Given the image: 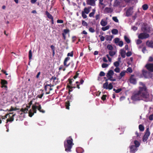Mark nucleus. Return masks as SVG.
I'll return each instance as SVG.
<instances>
[{"label": "nucleus", "mask_w": 153, "mask_h": 153, "mask_svg": "<svg viewBox=\"0 0 153 153\" xmlns=\"http://www.w3.org/2000/svg\"><path fill=\"white\" fill-rule=\"evenodd\" d=\"M152 95H149L145 88H140L137 91L134 93L131 97V99L134 101L141 100L147 102L152 100Z\"/></svg>", "instance_id": "1"}, {"label": "nucleus", "mask_w": 153, "mask_h": 153, "mask_svg": "<svg viewBox=\"0 0 153 153\" xmlns=\"http://www.w3.org/2000/svg\"><path fill=\"white\" fill-rule=\"evenodd\" d=\"M73 140V139L71 137H69L65 141L64 144L66 151L67 152L71 151V149L74 145Z\"/></svg>", "instance_id": "2"}, {"label": "nucleus", "mask_w": 153, "mask_h": 153, "mask_svg": "<svg viewBox=\"0 0 153 153\" xmlns=\"http://www.w3.org/2000/svg\"><path fill=\"white\" fill-rule=\"evenodd\" d=\"M37 108L40 112L43 113H45V111L42 110V107L40 105H39L38 107L35 105H33L32 106V110H30L29 112V115L30 117H32L34 113H36V108Z\"/></svg>", "instance_id": "3"}, {"label": "nucleus", "mask_w": 153, "mask_h": 153, "mask_svg": "<svg viewBox=\"0 0 153 153\" xmlns=\"http://www.w3.org/2000/svg\"><path fill=\"white\" fill-rule=\"evenodd\" d=\"M142 29L143 33H140L139 35L138 36V38L140 39H143L149 38V35L146 33L147 32L146 28L143 27Z\"/></svg>", "instance_id": "4"}, {"label": "nucleus", "mask_w": 153, "mask_h": 153, "mask_svg": "<svg viewBox=\"0 0 153 153\" xmlns=\"http://www.w3.org/2000/svg\"><path fill=\"white\" fill-rule=\"evenodd\" d=\"M114 72L113 70H109L106 74V76L108 79H107L106 81H107L108 80L113 81H116V79L112 78V76L114 75Z\"/></svg>", "instance_id": "5"}, {"label": "nucleus", "mask_w": 153, "mask_h": 153, "mask_svg": "<svg viewBox=\"0 0 153 153\" xmlns=\"http://www.w3.org/2000/svg\"><path fill=\"white\" fill-rule=\"evenodd\" d=\"M133 7H129L126 11V16H129L131 15L133 13Z\"/></svg>", "instance_id": "6"}, {"label": "nucleus", "mask_w": 153, "mask_h": 153, "mask_svg": "<svg viewBox=\"0 0 153 153\" xmlns=\"http://www.w3.org/2000/svg\"><path fill=\"white\" fill-rule=\"evenodd\" d=\"M142 74L146 78H148L150 76V73L146 70H143Z\"/></svg>", "instance_id": "7"}, {"label": "nucleus", "mask_w": 153, "mask_h": 153, "mask_svg": "<svg viewBox=\"0 0 153 153\" xmlns=\"http://www.w3.org/2000/svg\"><path fill=\"white\" fill-rule=\"evenodd\" d=\"M145 67L149 71L151 72H153V64H147L145 65Z\"/></svg>", "instance_id": "8"}, {"label": "nucleus", "mask_w": 153, "mask_h": 153, "mask_svg": "<svg viewBox=\"0 0 153 153\" xmlns=\"http://www.w3.org/2000/svg\"><path fill=\"white\" fill-rule=\"evenodd\" d=\"M146 45L148 47L153 48V41H147L146 43Z\"/></svg>", "instance_id": "9"}, {"label": "nucleus", "mask_w": 153, "mask_h": 153, "mask_svg": "<svg viewBox=\"0 0 153 153\" xmlns=\"http://www.w3.org/2000/svg\"><path fill=\"white\" fill-rule=\"evenodd\" d=\"M86 3L92 6H94L95 5V1L94 0H87Z\"/></svg>", "instance_id": "10"}, {"label": "nucleus", "mask_w": 153, "mask_h": 153, "mask_svg": "<svg viewBox=\"0 0 153 153\" xmlns=\"http://www.w3.org/2000/svg\"><path fill=\"white\" fill-rule=\"evenodd\" d=\"M130 152L132 153H134L137 150V147L134 145H132L130 147Z\"/></svg>", "instance_id": "11"}, {"label": "nucleus", "mask_w": 153, "mask_h": 153, "mask_svg": "<svg viewBox=\"0 0 153 153\" xmlns=\"http://www.w3.org/2000/svg\"><path fill=\"white\" fill-rule=\"evenodd\" d=\"M126 72V71H122L120 74V75L118 76V78L119 79H120L123 77L124 76Z\"/></svg>", "instance_id": "12"}, {"label": "nucleus", "mask_w": 153, "mask_h": 153, "mask_svg": "<svg viewBox=\"0 0 153 153\" xmlns=\"http://www.w3.org/2000/svg\"><path fill=\"white\" fill-rule=\"evenodd\" d=\"M130 81L131 83L133 84H135L136 83V79L134 77V75H132L130 79Z\"/></svg>", "instance_id": "13"}, {"label": "nucleus", "mask_w": 153, "mask_h": 153, "mask_svg": "<svg viewBox=\"0 0 153 153\" xmlns=\"http://www.w3.org/2000/svg\"><path fill=\"white\" fill-rule=\"evenodd\" d=\"M120 53L121 56L123 58H124L126 56V51L123 49H121L120 51Z\"/></svg>", "instance_id": "14"}, {"label": "nucleus", "mask_w": 153, "mask_h": 153, "mask_svg": "<svg viewBox=\"0 0 153 153\" xmlns=\"http://www.w3.org/2000/svg\"><path fill=\"white\" fill-rule=\"evenodd\" d=\"M105 11L108 13H111L113 11L111 7H106L105 9Z\"/></svg>", "instance_id": "15"}, {"label": "nucleus", "mask_w": 153, "mask_h": 153, "mask_svg": "<svg viewBox=\"0 0 153 153\" xmlns=\"http://www.w3.org/2000/svg\"><path fill=\"white\" fill-rule=\"evenodd\" d=\"M70 58L67 57L65 59V60L64 61V65L65 66H66V67H68L69 64L67 65V62L70 59Z\"/></svg>", "instance_id": "16"}, {"label": "nucleus", "mask_w": 153, "mask_h": 153, "mask_svg": "<svg viewBox=\"0 0 153 153\" xmlns=\"http://www.w3.org/2000/svg\"><path fill=\"white\" fill-rule=\"evenodd\" d=\"M107 23L106 21L102 19L100 22V24L103 26H105L107 25Z\"/></svg>", "instance_id": "17"}, {"label": "nucleus", "mask_w": 153, "mask_h": 153, "mask_svg": "<svg viewBox=\"0 0 153 153\" xmlns=\"http://www.w3.org/2000/svg\"><path fill=\"white\" fill-rule=\"evenodd\" d=\"M96 10L94 9L92 10V12L90 13L89 15L90 17H94V14L95 13Z\"/></svg>", "instance_id": "18"}, {"label": "nucleus", "mask_w": 153, "mask_h": 153, "mask_svg": "<svg viewBox=\"0 0 153 153\" xmlns=\"http://www.w3.org/2000/svg\"><path fill=\"white\" fill-rule=\"evenodd\" d=\"M46 14L48 18L51 19H53V16L48 11L46 12Z\"/></svg>", "instance_id": "19"}, {"label": "nucleus", "mask_w": 153, "mask_h": 153, "mask_svg": "<svg viewBox=\"0 0 153 153\" xmlns=\"http://www.w3.org/2000/svg\"><path fill=\"white\" fill-rule=\"evenodd\" d=\"M90 11L89 9L87 8V7H85L84 9V10L82 11V12H84L86 14H88L89 13Z\"/></svg>", "instance_id": "20"}, {"label": "nucleus", "mask_w": 153, "mask_h": 153, "mask_svg": "<svg viewBox=\"0 0 153 153\" xmlns=\"http://www.w3.org/2000/svg\"><path fill=\"white\" fill-rule=\"evenodd\" d=\"M150 133L149 131V128H147L146 129V132L144 135L149 137L150 135Z\"/></svg>", "instance_id": "21"}, {"label": "nucleus", "mask_w": 153, "mask_h": 153, "mask_svg": "<svg viewBox=\"0 0 153 153\" xmlns=\"http://www.w3.org/2000/svg\"><path fill=\"white\" fill-rule=\"evenodd\" d=\"M124 38L125 41L127 42V43H129L130 42V40L126 36H125Z\"/></svg>", "instance_id": "22"}, {"label": "nucleus", "mask_w": 153, "mask_h": 153, "mask_svg": "<svg viewBox=\"0 0 153 153\" xmlns=\"http://www.w3.org/2000/svg\"><path fill=\"white\" fill-rule=\"evenodd\" d=\"M134 143L135 145V146L137 148L140 145V143L139 142L136 140H135L134 141Z\"/></svg>", "instance_id": "23"}, {"label": "nucleus", "mask_w": 153, "mask_h": 153, "mask_svg": "<svg viewBox=\"0 0 153 153\" xmlns=\"http://www.w3.org/2000/svg\"><path fill=\"white\" fill-rule=\"evenodd\" d=\"M108 83L107 82L103 84V87L106 89H108Z\"/></svg>", "instance_id": "24"}, {"label": "nucleus", "mask_w": 153, "mask_h": 153, "mask_svg": "<svg viewBox=\"0 0 153 153\" xmlns=\"http://www.w3.org/2000/svg\"><path fill=\"white\" fill-rule=\"evenodd\" d=\"M21 111L25 113H26L28 111V109L26 108H22L21 109Z\"/></svg>", "instance_id": "25"}, {"label": "nucleus", "mask_w": 153, "mask_h": 153, "mask_svg": "<svg viewBox=\"0 0 153 153\" xmlns=\"http://www.w3.org/2000/svg\"><path fill=\"white\" fill-rule=\"evenodd\" d=\"M112 34H117L118 33V31L117 29H113L111 31Z\"/></svg>", "instance_id": "26"}, {"label": "nucleus", "mask_w": 153, "mask_h": 153, "mask_svg": "<svg viewBox=\"0 0 153 153\" xmlns=\"http://www.w3.org/2000/svg\"><path fill=\"white\" fill-rule=\"evenodd\" d=\"M110 55L111 56H114L116 53V52L114 51H110L109 52Z\"/></svg>", "instance_id": "27"}, {"label": "nucleus", "mask_w": 153, "mask_h": 153, "mask_svg": "<svg viewBox=\"0 0 153 153\" xmlns=\"http://www.w3.org/2000/svg\"><path fill=\"white\" fill-rule=\"evenodd\" d=\"M112 84H114V83H110L109 85H108V89H109V90H111L113 88V86L112 85Z\"/></svg>", "instance_id": "28"}, {"label": "nucleus", "mask_w": 153, "mask_h": 153, "mask_svg": "<svg viewBox=\"0 0 153 153\" xmlns=\"http://www.w3.org/2000/svg\"><path fill=\"white\" fill-rule=\"evenodd\" d=\"M120 63L119 62L116 61L114 63V65L116 67H118L120 65Z\"/></svg>", "instance_id": "29"}, {"label": "nucleus", "mask_w": 153, "mask_h": 153, "mask_svg": "<svg viewBox=\"0 0 153 153\" xmlns=\"http://www.w3.org/2000/svg\"><path fill=\"white\" fill-rule=\"evenodd\" d=\"M140 85H142V87H139V90H140V88H145L146 89V91H147L146 87V86L143 83H142V82H140Z\"/></svg>", "instance_id": "30"}, {"label": "nucleus", "mask_w": 153, "mask_h": 153, "mask_svg": "<svg viewBox=\"0 0 153 153\" xmlns=\"http://www.w3.org/2000/svg\"><path fill=\"white\" fill-rule=\"evenodd\" d=\"M28 56L29 59H32V53L31 50H30L29 52Z\"/></svg>", "instance_id": "31"}, {"label": "nucleus", "mask_w": 153, "mask_h": 153, "mask_svg": "<svg viewBox=\"0 0 153 153\" xmlns=\"http://www.w3.org/2000/svg\"><path fill=\"white\" fill-rule=\"evenodd\" d=\"M148 8V7L146 4H145L142 6V8L144 10H147Z\"/></svg>", "instance_id": "32"}, {"label": "nucleus", "mask_w": 153, "mask_h": 153, "mask_svg": "<svg viewBox=\"0 0 153 153\" xmlns=\"http://www.w3.org/2000/svg\"><path fill=\"white\" fill-rule=\"evenodd\" d=\"M109 28V26H106L104 27H102V29L103 31H105L107 30H108Z\"/></svg>", "instance_id": "33"}, {"label": "nucleus", "mask_w": 153, "mask_h": 153, "mask_svg": "<svg viewBox=\"0 0 153 153\" xmlns=\"http://www.w3.org/2000/svg\"><path fill=\"white\" fill-rule=\"evenodd\" d=\"M85 14L86 13H84V12L82 11V16L84 19H86L87 18V16Z\"/></svg>", "instance_id": "34"}, {"label": "nucleus", "mask_w": 153, "mask_h": 153, "mask_svg": "<svg viewBox=\"0 0 153 153\" xmlns=\"http://www.w3.org/2000/svg\"><path fill=\"white\" fill-rule=\"evenodd\" d=\"M112 37L110 36L107 35L106 36V39L107 41H111L112 39Z\"/></svg>", "instance_id": "35"}, {"label": "nucleus", "mask_w": 153, "mask_h": 153, "mask_svg": "<svg viewBox=\"0 0 153 153\" xmlns=\"http://www.w3.org/2000/svg\"><path fill=\"white\" fill-rule=\"evenodd\" d=\"M122 90V89L121 88H119L118 89H116L114 88L113 89L114 91L116 93H119Z\"/></svg>", "instance_id": "36"}, {"label": "nucleus", "mask_w": 153, "mask_h": 153, "mask_svg": "<svg viewBox=\"0 0 153 153\" xmlns=\"http://www.w3.org/2000/svg\"><path fill=\"white\" fill-rule=\"evenodd\" d=\"M139 128L140 130L141 131H143L144 129V127L142 125H139Z\"/></svg>", "instance_id": "37"}, {"label": "nucleus", "mask_w": 153, "mask_h": 153, "mask_svg": "<svg viewBox=\"0 0 153 153\" xmlns=\"http://www.w3.org/2000/svg\"><path fill=\"white\" fill-rule=\"evenodd\" d=\"M9 117H10L7 120V122H12L14 120V118L13 117H10V116H9Z\"/></svg>", "instance_id": "38"}, {"label": "nucleus", "mask_w": 153, "mask_h": 153, "mask_svg": "<svg viewBox=\"0 0 153 153\" xmlns=\"http://www.w3.org/2000/svg\"><path fill=\"white\" fill-rule=\"evenodd\" d=\"M113 20L116 22H118L119 20L118 19L117 17L116 16H114L112 17Z\"/></svg>", "instance_id": "39"}, {"label": "nucleus", "mask_w": 153, "mask_h": 153, "mask_svg": "<svg viewBox=\"0 0 153 153\" xmlns=\"http://www.w3.org/2000/svg\"><path fill=\"white\" fill-rule=\"evenodd\" d=\"M148 137L146 136L145 135L143 136V142H145L148 139Z\"/></svg>", "instance_id": "40"}, {"label": "nucleus", "mask_w": 153, "mask_h": 153, "mask_svg": "<svg viewBox=\"0 0 153 153\" xmlns=\"http://www.w3.org/2000/svg\"><path fill=\"white\" fill-rule=\"evenodd\" d=\"M100 14L99 13L98 14H97L95 16V18L96 20H99L100 19Z\"/></svg>", "instance_id": "41"}, {"label": "nucleus", "mask_w": 153, "mask_h": 153, "mask_svg": "<svg viewBox=\"0 0 153 153\" xmlns=\"http://www.w3.org/2000/svg\"><path fill=\"white\" fill-rule=\"evenodd\" d=\"M114 71L117 73H119L120 72V69L119 67H116L114 69Z\"/></svg>", "instance_id": "42"}, {"label": "nucleus", "mask_w": 153, "mask_h": 153, "mask_svg": "<svg viewBox=\"0 0 153 153\" xmlns=\"http://www.w3.org/2000/svg\"><path fill=\"white\" fill-rule=\"evenodd\" d=\"M107 48L108 50H112L113 49V47L111 45H108L107 46Z\"/></svg>", "instance_id": "43"}, {"label": "nucleus", "mask_w": 153, "mask_h": 153, "mask_svg": "<svg viewBox=\"0 0 153 153\" xmlns=\"http://www.w3.org/2000/svg\"><path fill=\"white\" fill-rule=\"evenodd\" d=\"M114 42L116 44L118 43L120 41L119 39L118 38H115L114 39Z\"/></svg>", "instance_id": "44"}, {"label": "nucleus", "mask_w": 153, "mask_h": 153, "mask_svg": "<svg viewBox=\"0 0 153 153\" xmlns=\"http://www.w3.org/2000/svg\"><path fill=\"white\" fill-rule=\"evenodd\" d=\"M108 65L106 63H103L102 64V67L103 68H105L108 67Z\"/></svg>", "instance_id": "45"}, {"label": "nucleus", "mask_w": 153, "mask_h": 153, "mask_svg": "<svg viewBox=\"0 0 153 153\" xmlns=\"http://www.w3.org/2000/svg\"><path fill=\"white\" fill-rule=\"evenodd\" d=\"M1 83L2 85H4L6 84L7 83V82L6 81L4 80H1Z\"/></svg>", "instance_id": "46"}, {"label": "nucleus", "mask_w": 153, "mask_h": 153, "mask_svg": "<svg viewBox=\"0 0 153 153\" xmlns=\"http://www.w3.org/2000/svg\"><path fill=\"white\" fill-rule=\"evenodd\" d=\"M82 25L84 26H87L88 25L87 23L84 20L82 21Z\"/></svg>", "instance_id": "47"}, {"label": "nucleus", "mask_w": 153, "mask_h": 153, "mask_svg": "<svg viewBox=\"0 0 153 153\" xmlns=\"http://www.w3.org/2000/svg\"><path fill=\"white\" fill-rule=\"evenodd\" d=\"M118 45L120 47H122L123 45V42L122 41H120L118 43Z\"/></svg>", "instance_id": "48"}, {"label": "nucleus", "mask_w": 153, "mask_h": 153, "mask_svg": "<svg viewBox=\"0 0 153 153\" xmlns=\"http://www.w3.org/2000/svg\"><path fill=\"white\" fill-rule=\"evenodd\" d=\"M7 93L6 92H2V93H1V95H2V97L4 98V97H6V95H7Z\"/></svg>", "instance_id": "49"}, {"label": "nucleus", "mask_w": 153, "mask_h": 153, "mask_svg": "<svg viewBox=\"0 0 153 153\" xmlns=\"http://www.w3.org/2000/svg\"><path fill=\"white\" fill-rule=\"evenodd\" d=\"M89 31L91 33H94L95 32V30L93 28L91 27L89 29Z\"/></svg>", "instance_id": "50"}, {"label": "nucleus", "mask_w": 153, "mask_h": 153, "mask_svg": "<svg viewBox=\"0 0 153 153\" xmlns=\"http://www.w3.org/2000/svg\"><path fill=\"white\" fill-rule=\"evenodd\" d=\"M18 109H19L17 108H14L13 107H11V108L10 109L9 111H13L16 110Z\"/></svg>", "instance_id": "51"}, {"label": "nucleus", "mask_w": 153, "mask_h": 153, "mask_svg": "<svg viewBox=\"0 0 153 153\" xmlns=\"http://www.w3.org/2000/svg\"><path fill=\"white\" fill-rule=\"evenodd\" d=\"M142 42V41L140 39H138L136 41V43L137 45H139L141 44Z\"/></svg>", "instance_id": "52"}, {"label": "nucleus", "mask_w": 153, "mask_h": 153, "mask_svg": "<svg viewBox=\"0 0 153 153\" xmlns=\"http://www.w3.org/2000/svg\"><path fill=\"white\" fill-rule=\"evenodd\" d=\"M99 36L100 37V39L102 41H103L105 40V37L99 35Z\"/></svg>", "instance_id": "53"}, {"label": "nucleus", "mask_w": 153, "mask_h": 153, "mask_svg": "<svg viewBox=\"0 0 153 153\" xmlns=\"http://www.w3.org/2000/svg\"><path fill=\"white\" fill-rule=\"evenodd\" d=\"M68 56H70L72 57L73 56V51H72L70 53H68L67 54Z\"/></svg>", "instance_id": "54"}, {"label": "nucleus", "mask_w": 153, "mask_h": 153, "mask_svg": "<svg viewBox=\"0 0 153 153\" xmlns=\"http://www.w3.org/2000/svg\"><path fill=\"white\" fill-rule=\"evenodd\" d=\"M127 71L129 73H131L132 71L131 68L130 67H128L127 68Z\"/></svg>", "instance_id": "55"}, {"label": "nucleus", "mask_w": 153, "mask_h": 153, "mask_svg": "<svg viewBox=\"0 0 153 153\" xmlns=\"http://www.w3.org/2000/svg\"><path fill=\"white\" fill-rule=\"evenodd\" d=\"M105 73L103 71H101L100 73V76H105Z\"/></svg>", "instance_id": "56"}, {"label": "nucleus", "mask_w": 153, "mask_h": 153, "mask_svg": "<svg viewBox=\"0 0 153 153\" xmlns=\"http://www.w3.org/2000/svg\"><path fill=\"white\" fill-rule=\"evenodd\" d=\"M142 51L144 53H145L147 51V50H146V47H144L143 48Z\"/></svg>", "instance_id": "57"}, {"label": "nucleus", "mask_w": 153, "mask_h": 153, "mask_svg": "<svg viewBox=\"0 0 153 153\" xmlns=\"http://www.w3.org/2000/svg\"><path fill=\"white\" fill-rule=\"evenodd\" d=\"M131 54V52L130 51L128 52L126 54V56H130Z\"/></svg>", "instance_id": "58"}, {"label": "nucleus", "mask_w": 153, "mask_h": 153, "mask_svg": "<svg viewBox=\"0 0 153 153\" xmlns=\"http://www.w3.org/2000/svg\"><path fill=\"white\" fill-rule=\"evenodd\" d=\"M149 119L151 120H153V114H152L149 116Z\"/></svg>", "instance_id": "59"}, {"label": "nucleus", "mask_w": 153, "mask_h": 153, "mask_svg": "<svg viewBox=\"0 0 153 153\" xmlns=\"http://www.w3.org/2000/svg\"><path fill=\"white\" fill-rule=\"evenodd\" d=\"M69 30H68L64 29V33H65V34H66L69 32Z\"/></svg>", "instance_id": "60"}, {"label": "nucleus", "mask_w": 153, "mask_h": 153, "mask_svg": "<svg viewBox=\"0 0 153 153\" xmlns=\"http://www.w3.org/2000/svg\"><path fill=\"white\" fill-rule=\"evenodd\" d=\"M57 22L59 23H62L63 22V21L62 20H57Z\"/></svg>", "instance_id": "61"}, {"label": "nucleus", "mask_w": 153, "mask_h": 153, "mask_svg": "<svg viewBox=\"0 0 153 153\" xmlns=\"http://www.w3.org/2000/svg\"><path fill=\"white\" fill-rule=\"evenodd\" d=\"M70 105H69V103H66V108L68 109H69V106Z\"/></svg>", "instance_id": "62"}, {"label": "nucleus", "mask_w": 153, "mask_h": 153, "mask_svg": "<svg viewBox=\"0 0 153 153\" xmlns=\"http://www.w3.org/2000/svg\"><path fill=\"white\" fill-rule=\"evenodd\" d=\"M132 29L134 30L135 31L137 30V27L135 26H133L132 27Z\"/></svg>", "instance_id": "63"}, {"label": "nucleus", "mask_w": 153, "mask_h": 153, "mask_svg": "<svg viewBox=\"0 0 153 153\" xmlns=\"http://www.w3.org/2000/svg\"><path fill=\"white\" fill-rule=\"evenodd\" d=\"M153 61V58L151 57L150 56L149 57V62H152Z\"/></svg>", "instance_id": "64"}]
</instances>
